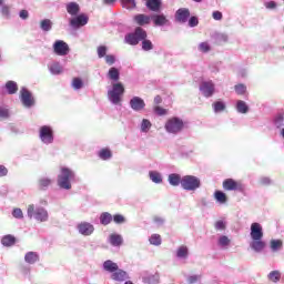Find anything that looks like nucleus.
Listing matches in <instances>:
<instances>
[{"instance_id": "49530a36", "label": "nucleus", "mask_w": 284, "mask_h": 284, "mask_svg": "<svg viewBox=\"0 0 284 284\" xmlns=\"http://www.w3.org/2000/svg\"><path fill=\"white\" fill-rule=\"evenodd\" d=\"M98 57H99V59H103V57H108L106 54H108V47H105V45H100V47H98Z\"/></svg>"}, {"instance_id": "de8ad7c7", "label": "nucleus", "mask_w": 284, "mask_h": 284, "mask_svg": "<svg viewBox=\"0 0 284 284\" xmlns=\"http://www.w3.org/2000/svg\"><path fill=\"white\" fill-rule=\"evenodd\" d=\"M213 109H214V112H223V110H225V103L221 101H216L213 103Z\"/></svg>"}, {"instance_id": "3c124183", "label": "nucleus", "mask_w": 284, "mask_h": 284, "mask_svg": "<svg viewBox=\"0 0 284 284\" xmlns=\"http://www.w3.org/2000/svg\"><path fill=\"white\" fill-rule=\"evenodd\" d=\"M151 245H161V236L159 234H153L150 237Z\"/></svg>"}, {"instance_id": "f704fd0d", "label": "nucleus", "mask_w": 284, "mask_h": 284, "mask_svg": "<svg viewBox=\"0 0 284 284\" xmlns=\"http://www.w3.org/2000/svg\"><path fill=\"white\" fill-rule=\"evenodd\" d=\"M149 176L153 183H163V178L161 176V173L156 171H150Z\"/></svg>"}, {"instance_id": "c756f323", "label": "nucleus", "mask_w": 284, "mask_h": 284, "mask_svg": "<svg viewBox=\"0 0 284 284\" xmlns=\"http://www.w3.org/2000/svg\"><path fill=\"white\" fill-rule=\"evenodd\" d=\"M110 243L114 247H119L120 245L123 244V237H121V235H119V234H111L110 235Z\"/></svg>"}, {"instance_id": "0eeeda50", "label": "nucleus", "mask_w": 284, "mask_h": 284, "mask_svg": "<svg viewBox=\"0 0 284 284\" xmlns=\"http://www.w3.org/2000/svg\"><path fill=\"white\" fill-rule=\"evenodd\" d=\"M222 186L226 192H243V190H245L243 182L236 181L234 179L224 180Z\"/></svg>"}, {"instance_id": "a19ab883", "label": "nucleus", "mask_w": 284, "mask_h": 284, "mask_svg": "<svg viewBox=\"0 0 284 284\" xmlns=\"http://www.w3.org/2000/svg\"><path fill=\"white\" fill-rule=\"evenodd\" d=\"M72 88L74 90H81V88H83V80H81V78H73Z\"/></svg>"}, {"instance_id": "c85d7f7f", "label": "nucleus", "mask_w": 284, "mask_h": 284, "mask_svg": "<svg viewBox=\"0 0 284 284\" xmlns=\"http://www.w3.org/2000/svg\"><path fill=\"white\" fill-rule=\"evenodd\" d=\"M6 90L8 94H17V92L19 91V85H17V82L14 81H8L6 83Z\"/></svg>"}, {"instance_id": "338daca9", "label": "nucleus", "mask_w": 284, "mask_h": 284, "mask_svg": "<svg viewBox=\"0 0 284 284\" xmlns=\"http://www.w3.org/2000/svg\"><path fill=\"white\" fill-rule=\"evenodd\" d=\"M1 176H8V168L4 165H0V178Z\"/></svg>"}, {"instance_id": "e433bc0d", "label": "nucleus", "mask_w": 284, "mask_h": 284, "mask_svg": "<svg viewBox=\"0 0 284 284\" xmlns=\"http://www.w3.org/2000/svg\"><path fill=\"white\" fill-rule=\"evenodd\" d=\"M268 280L272 282V283H278L281 281V272L280 271H272L270 274H268Z\"/></svg>"}, {"instance_id": "8fccbe9b", "label": "nucleus", "mask_w": 284, "mask_h": 284, "mask_svg": "<svg viewBox=\"0 0 284 284\" xmlns=\"http://www.w3.org/2000/svg\"><path fill=\"white\" fill-rule=\"evenodd\" d=\"M275 125H277V128H283V125H284V113H278L275 116Z\"/></svg>"}, {"instance_id": "423d86ee", "label": "nucleus", "mask_w": 284, "mask_h": 284, "mask_svg": "<svg viewBox=\"0 0 284 284\" xmlns=\"http://www.w3.org/2000/svg\"><path fill=\"white\" fill-rule=\"evenodd\" d=\"M164 128L170 134H179L185 128V123L180 118H171L166 121Z\"/></svg>"}, {"instance_id": "0e129e2a", "label": "nucleus", "mask_w": 284, "mask_h": 284, "mask_svg": "<svg viewBox=\"0 0 284 284\" xmlns=\"http://www.w3.org/2000/svg\"><path fill=\"white\" fill-rule=\"evenodd\" d=\"M215 230H225V222L223 221H217L215 223Z\"/></svg>"}, {"instance_id": "412c9836", "label": "nucleus", "mask_w": 284, "mask_h": 284, "mask_svg": "<svg viewBox=\"0 0 284 284\" xmlns=\"http://www.w3.org/2000/svg\"><path fill=\"white\" fill-rule=\"evenodd\" d=\"M67 12L71 14V17H77V14L81 12V7L77 2H70L67 4Z\"/></svg>"}, {"instance_id": "f03ea898", "label": "nucleus", "mask_w": 284, "mask_h": 284, "mask_svg": "<svg viewBox=\"0 0 284 284\" xmlns=\"http://www.w3.org/2000/svg\"><path fill=\"white\" fill-rule=\"evenodd\" d=\"M145 39H148V31L138 27L134 32L125 36V43L129 45H139V43H141V41H145Z\"/></svg>"}, {"instance_id": "393cba45", "label": "nucleus", "mask_w": 284, "mask_h": 284, "mask_svg": "<svg viewBox=\"0 0 284 284\" xmlns=\"http://www.w3.org/2000/svg\"><path fill=\"white\" fill-rule=\"evenodd\" d=\"M52 185V179L50 178H41L38 181V187L39 190H48Z\"/></svg>"}, {"instance_id": "5701e85b", "label": "nucleus", "mask_w": 284, "mask_h": 284, "mask_svg": "<svg viewBox=\"0 0 284 284\" xmlns=\"http://www.w3.org/2000/svg\"><path fill=\"white\" fill-rule=\"evenodd\" d=\"M250 245L254 250V252H263L266 244L263 240H252Z\"/></svg>"}, {"instance_id": "4be33fe9", "label": "nucleus", "mask_w": 284, "mask_h": 284, "mask_svg": "<svg viewBox=\"0 0 284 284\" xmlns=\"http://www.w3.org/2000/svg\"><path fill=\"white\" fill-rule=\"evenodd\" d=\"M103 268L105 270V272L114 274L119 270V264L112 262V260H108L103 263Z\"/></svg>"}, {"instance_id": "a211bd4d", "label": "nucleus", "mask_w": 284, "mask_h": 284, "mask_svg": "<svg viewBox=\"0 0 284 284\" xmlns=\"http://www.w3.org/2000/svg\"><path fill=\"white\" fill-rule=\"evenodd\" d=\"M163 2L161 0H146V8L151 12H161V6Z\"/></svg>"}, {"instance_id": "ea45409f", "label": "nucleus", "mask_w": 284, "mask_h": 284, "mask_svg": "<svg viewBox=\"0 0 284 284\" xmlns=\"http://www.w3.org/2000/svg\"><path fill=\"white\" fill-rule=\"evenodd\" d=\"M109 78L112 80V81H119V69L116 68H111L109 70Z\"/></svg>"}, {"instance_id": "864d4df0", "label": "nucleus", "mask_w": 284, "mask_h": 284, "mask_svg": "<svg viewBox=\"0 0 284 284\" xmlns=\"http://www.w3.org/2000/svg\"><path fill=\"white\" fill-rule=\"evenodd\" d=\"M113 221L118 225H122V223H125V216H123L121 214H115V215H113Z\"/></svg>"}, {"instance_id": "6e6552de", "label": "nucleus", "mask_w": 284, "mask_h": 284, "mask_svg": "<svg viewBox=\"0 0 284 284\" xmlns=\"http://www.w3.org/2000/svg\"><path fill=\"white\" fill-rule=\"evenodd\" d=\"M40 139L42 143H45L49 145L54 141V132L52 131V128L49 125H43L40 128Z\"/></svg>"}, {"instance_id": "7ed1b4c3", "label": "nucleus", "mask_w": 284, "mask_h": 284, "mask_svg": "<svg viewBox=\"0 0 284 284\" xmlns=\"http://www.w3.org/2000/svg\"><path fill=\"white\" fill-rule=\"evenodd\" d=\"M27 214L29 219H34L38 223H45L48 221L49 215L48 211L43 207H34V204H30L27 209Z\"/></svg>"}, {"instance_id": "774afa93", "label": "nucleus", "mask_w": 284, "mask_h": 284, "mask_svg": "<svg viewBox=\"0 0 284 284\" xmlns=\"http://www.w3.org/2000/svg\"><path fill=\"white\" fill-rule=\"evenodd\" d=\"M30 14L28 13V10H21L20 11V19H28Z\"/></svg>"}, {"instance_id": "4d7b16f0", "label": "nucleus", "mask_w": 284, "mask_h": 284, "mask_svg": "<svg viewBox=\"0 0 284 284\" xmlns=\"http://www.w3.org/2000/svg\"><path fill=\"white\" fill-rule=\"evenodd\" d=\"M199 50H200V52H210L211 47L207 42H202L199 45Z\"/></svg>"}, {"instance_id": "603ef678", "label": "nucleus", "mask_w": 284, "mask_h": 284, "mask_svg": "<svg viewBox=\"0 0 284 284\" xmlns=\"http://www.w3.org/2000/svg\"><path fill=\"white\" fill-rule=\"evenodd\" d=\"M154 112L155 114H158L159 116H165V114H168L166 109H164L163 106L156 105L154 106Z\"/></svg>"}, {"instance_id": "37998d69", "label": "nucleus", "mask_w": 284, "mask_h": 284, "mask_svg": "<svg viewBox=\"0 0 284 284\" xmlns=\"http://www.w3.org/2000/svg\"><path fill=\"white\" fill-rule=\"evenodd\" d=\"M50 71L52 72V74H61V72H63V69L61 68L60 63H53L50 67Z\"/></svg>"}, {"instance_id": "bb28decb", "label": "nucleus", "mask_w": 284, "mask_h": 284, "mask_svg": "<svg viewBox=\"0 0 284 284\" xmlns=\"http://www.w3.org/2000/svg\"><path fill=\"white\" fill-rule=\"evenodd\" d=\"M24 261H26V263H29L30 265H34V263H37V261H39V254H37L34 252H28L24 255Z\"/></svg>"}, {"instance_id": "4468645a", "label": "nucleus", "mask_w": 284, "mask_h": 284, "mask_svg": "<svg viewBox=\"0 0 284 284\" xmlns=\"http://www.w3.org/2000/svg\"><path fill=\"white\" fill-rule=\"evenodd\" d=\"M200 90L203 93V95L206 97V99H209V97H212V94H214V82H202V84L200 85Z\"/></svg>"}, {"instance_id": "dca6fc26", "label": "nucleus", "mask_w": 284, "mask_h": 284, "mask_svg": "<svg viewBox=\"0 0 284 284\" xmlns=\"http://www.w3.org/2000/svg\"><path fill=\"white\" fill-rule=\"evenodd\" d=\"M78 230L80 234H83V236H90V234L94 232V226L88 222H83L78 225Z\"/></svg>"}, {"instance_id": "f8f14e48", "label": "nucleus", "mask_w": 284, "mask_h": 284, "mask_svg": "<svg viewBox=\"0 0 284 284\" xmlns=\"http://www.w3.org/2000/svg\"><path fill=\"white\" fill-rule=\"evenodd\" d=\"M20 98L26 108H32V105H34V98H32V93H30L28 89L20 91Z\"/></svg>"}, {"instance_id": "f257e3e1", "label": "nucleus", "mask_w": 284, "mask_h": 284, "mask_svg": "<svg viewBox=\"0 0 284 284\" xmlns=\"http://www.w3.org/2000/svg\"><path fill=\"white\" fill-rule=\"evenodd\" d=\"M74 179V172L68 168H62L61 173L58 175V185L62 190H72L70 181Z\"/></svg>"}, {"instance_id": "2f4dec72", "label": "nucleus", "mask_w": 284, "mask_h": 284, "mask_svg": "<svg viewBox=\"0 0 284 284\" xmlns=\"http://www.w3.org/2000/svg\"><path fill=\"white\" fill-rule=\"evenodd\" d=\"M214 199L215 201H217V203H222V204L227 203V194H225L223 191H215Z\"/></svg>"}, {"instance_id": "9d476101", "label": "nucleus", "mask_w": 284, "mask_h": 284, "mask_svg": "<svg viewBox=\"0 0 284 284\" xmlns=\"http://www.w3.org/2000/svg\"><path fill=\"white\" fill-rule=\"evenodd\" d=\"M90 18L85 13H81L75 18L70 20L71 28H83V26H88Z\"/></svg>"}, {"instance_id": "b1692460", "label": "nucleus", "mask_w": 284, "mask_h": 284, "mask_svg": "<svg viewBox=\"0 0 284 284\" xmlns=\"http://www.w3.org/2000/svg\"><path fill=\"white\" fill-rule=\"evenodd\" d=\"M143 283H145V284H159V273L144 275L143 276Z\"/></svg>"}, {"instance_id": "bf43d9fd", "label": "nucleus", "mask_w": 284, "mask_h": 284, "mask_svg": "<svg viewBox=\"0 0 284 284\" xmlns=\"http://www.w3.org/2000/svg\"><path fill=\"white\" fill-rule=\"evenodd\" d=\"M8 116H10L8 109L0 106V119H8Z\"/></svg>"}, {"instance_id": "09e8293b", "label": "nucleus", "mask_w": 284, "mask_h": 284, "mask_svg": "<svg viewBox=\"0 0 284 284\" xmlns=\"http://www.w3.org/2000/svg\"><path fill=\"white\" fill-rule=\"evenodd\" d=\"M122 3L128 10L136 8V1L134 0H122Z\"/></svg>"}, {"instance_id": "4c0bfd02", "label": "nucleus", "mask_w": 284, "mask_h": 284, "mask_svg": "<svg viewBox=\"0 0 284 284\" xmlns=\"http://www.w3.org/2000/svg\"><path fill=\"white\" fill-rule=\"evenodd\" d=\"M153 49H154V44H152V41L148 40V38L142 40V50H144L145 52H150V50H153Z\"/></svg>"}, {"instance_id": "69168bd1", "label": "nucleus", "mask_w": 284, "mask_h": 284, "mask_svg": "<svg viewBox=\"0 0 284 284\" xmlns=\"http://www.w3.org/2000/svg\"><path fill=\"white\" fill-rule=\"evenodd\" d=\"M265 8H267V10H274L276 8V2L274 1L265 2Z\"/></svg>"}, {"instance_id": "72a5a7b5", "label": "nucleus", "mask_w": 284, "mask_h": 284, "mask_svg": "<svg viewBox=\"0 0 284 284\" xmlns=\"http://www.w3.org/2000/svg\"><path fill=\"white\" fill-rule=\"evenodd\" d=\"M112 214L104 212L100 215V222L102 225H110L112 223Z\"/></svg>"}, {"instance_id": "a18cd8bd", "label": "nucleus", "mask_w": 284, "mask_h": 284, "mask_svg": "<svg viewBox=\"0 0 284 284\" xmlns=\"http://www.w3.org/2000/svg\"><path fill=\"white\" fill-rule=\"evenodd\" d=\"M234 90L236 94L243 95L247 92V87H245V84H237L234 87Z\"/></svg>"}, {"instance_id": "aec40b11", "label": "nucleus", "mask_w": 284, "mask_h": 284, "mask_svg": "<svg viewBox=\"0 0 284 284\" xmlns=\"http://www.w3.org/2000/svg\"><path fill=\"white\" fill-rule=\"evenodd\" d=\"M112 281H118L119 283H123V281H128V273L123 270H116L113 274H111Z\"/></svg>"}, {"instance_id": "9b49d317", "label": "nucleus", "mask_w": 284, "mask_h": 284, "mask_svg": "<svg viewBox=\"0 0 284 284\" xmlns=\"http://www.w3.org/2000/svg\"><path fill=\"white\" fill-rule=\"evenodd\" d=\"M251 239L252 241L263 240V226L257 222L251 224Z\"/></svg>"}, {"instance_id": "ddd939ff", "label": "nucleus", "mask_w": 284, "mask_h": 284, "mask_svg": "<svg viewBox=\"0 0 284 284\" xmlns=\"http://www.w3.org/2000/svg\"><path fill=\"white\" fill-rule=\"evenodd\" d=\"M190 19V9L181 8L175 12V20L178 23H187Z\"/></svg>"}, {"instance_id": "6ab92c4d", "label": "nucleus", "mask_w": 284, "mask_h": 284, "mask_svg": "<svg viewBox=\"0 0 284 284\" xmlns=\"http://www.w3.org/2000/svg\"><path fill=\"white\" fill-rule=\"evenodd\" d=\"M150 16L139 13L134 16L133 21L136 23V26H150Z\"/></svg>"}, {"instance_id": "5fc2aeb1", "label": "nucleus", "mask_w": 284, "mask_h": 284, "mask_svg": "<svg viewBox=\"0 0 284 284\" xmlns=\"http://www.w3.org/2000/svg\"><path fill=\"white\" fill-rule=\"evenodd\" d=\"M219 243L222 247H227V245H230V239L223 235L220 237Z\"/></svg>"}, {"instance_id": "1a4fd4ad", "label": "nucleus", "mask_w": 284, "mask_h": 284, "mask_svg": "<svg viewBox=\"0 0 284 284\" xmlns=\"http://www.w3.org/2000/svg\"><path fill=\"white\" fill-rule=\"evenodd\" d=\"M53 52L58 57H67V54L70 53V45H68L63 40H57L53 43Z\"/></svg>"}, {"instance_id": "cd10ccee", "label": "nucleus", "mask_w": 284, "mask_h": 284, "mask_svg": "<svg viewBox=\"0 0 284 284\" xmlns=\"http://www.w3.org/2000/svg\"><path fill=\"white\" fill-rule=\"evenodd\" d=\"M181 181H183V179H181V176L176 173L169 175V183L170 185H173V187L181 185Z\"/></svg>"}, {"instance_id": "6e6d98bb", "label": "nucleus", "mask_w": 284, "mask_h": 284, "mask_svg": "<svg viewBox=\"0 0 284 284\" xmlns=\"http://www.w3.org/2000/svg\"><path fill=\"white\" fill-rule=\"evenodd\" d=\"M104 59H105V63H108V65H114V63L116 62V58L112 54L105 55Z\"/></svg>"}, {"instance_id": "20e7f679", "label": "nucleus", "mask_w": 284, "mask_h": 284, "mask_svg": "<svg viewBox=\"0 0 284 284\" xmlns=\"http://www.w3.org/2000/svg\"><path fill=\"white\" fill-rule=\"evenodd\" d=\"M125 93V88L121 82L114 83L112 87V90L108 92L109 101L111 103H114V105H118V103H121V98Z\"/></svg>"}, {"instance_id": "c03bdc74", "label": "nucleus", "mask_w": 284, "mask_h": 284, "mask_svg": "<svg viewBox=\"0 0 284 284\" xmlns=\"http://www.w3.org/2000/svg\"><path fill=\"white\" fill-rule=\"evenodd\" d=\"M150 128H152V122H150L148 119H143L141 124L142 132H149Z\"/></svg>"}, {"instance_id": "58836bf2", "label": "nucleus", "mask_w": 284, "mask_h": 284, "mask_svg": "<svg viewBox=\"0 0 284 284\" xmlns=\"http://www.w3.org/2000/svg\"><path fill=\"white\" fill-rule=\"evenodd\" d=\"M281 247H283V241H281V240H272L271 241V250H273V252L281 250Z\"/></svg>"}, {"instance_id": "680f3d73", "label": "nucleus", "mask_w": 284, "mask_h": 284, "mask_svg": "<svg viewBox=\"0 0 284 284\" xmlns=\"http://www.w3.org/2000/svg\"><path fill=\"white\" fill-rule=\"evenodd\" d=\"M200 280H201V275H191V276L187 278V283H189V284L199 283Z\"/></svg>"}, {"instance_id": "a878e982", "label": "nucleus", "mask_w": 284, "mask_h": 284, "mask_svg": "<svg viewBox=\"0 0 284 284\" xmlns=\"http://www.w3.org/2000/svg\"><path fill=\"white\" fill-rule=\"evenodd\" d=\"M1 243L4 247H12L17 243V237L14 235H6L2 237Z\"/></svg>"}, {"instance_id": "c9c22d12", "label": "nucleus", "mask_w": 284, "mask_h": 284, "mask_svg": "<svg viewBox=\"0 0 284 284\" xmlns=\"http://www.w3.org/2000/svg\"><path fill=\"white\" fill-rule=\"evenodd\" d=\"M40 28L41 30H43L44 32H50V30H52V21H50V19H44L40 22Z\"/></svg>"}, {"instance_id": "e2e57ef3", "label": "nucleus", "mask_w": 284, "mask_h": 284, "mask_svg": "<svg viewBox=\"0 0 284 284\" xmlns=\"http://www.w3.org/2000/svg\"><path fill=\"white\" fill-rule=\"evenodd\" d=\"M212 17L215 21H221V19H223V13L221 11H214Z\"/></svg>"}, {"instance_id": "79ce46f5", "label": "nucleus", "mask_w": 284, "mask_h": 284, "mask_svg": "<svg viewBox=\"0 0 284 284\" xmlns=\"http://www.w3.org/2000/svg\"><path fill=\"white\" fill-rule=\"evenodd\" d=\"M178 258H185L187 256V246H180L176 252Z\"/></svg>"}, {"instance_id": "39448f33", "label": "nucleus", "mask_w": 284, "mask_h": 284, "mask_svg": "<svg viewBox=\"0 0 284 284\" xmlns=\"http://www.w3.org/2000/svg\"><path fill=\"white\" fill-rule=\"evenodd\" d=\"M181 186L183 190L194 192V190H199V187H201V180L194 175H185L182 178Z\"/></svg>"}, {"instance_id": "473e14b6", "label": "nucleus", "mask_w": 284, "mask_h": 284, "mask_svg": "<svg viewBox=\"0 0 284 284\" xmlns=\"http://www.w3.org/2000/svg\"><path fill=\"white\" fill-rule=\"evenodd\" d=\"M99 156L102 161H108L109 159H112V151L109 148H104L99 151Z\"/></svg>"}, {"instance_id": "7c9ffc66", "label": "nucleus", "mask_w": 284, "mask_h": 284, "mask_svg": "<svg viewBox=\"0 0 284 284\" xmlns=\"http://www.w3.org/2000/svg\"><path fill=\"white\" fill-rule=\"evenodd\" d=\"M236 110L241 114H247V112H250V106H247V103H245V101L239 100L236 104Z\"/></svg>"}, {"instance_id": "f3484780", "label": "nucleus", "mask_w": 284, "mask_h": 284, "mask_svg": "<svg viewBox=\"0 0 284 284\" xmlns=\"http://www.w3.org/2000/svg\"><path fill=\"white\" fill-rule=\"evenodd\" d=\"M154 26H168L170 23V20H168V17L165 14H154L151 17Z\"/></svg>"}, {"instance_id": "052dcab7", "label": "nucleus", "mask_w": 284, "mask_h": 284, "mask_svg": "<svg viewBox=\"0 0 284 284\" xmlns=\"http://www.w3.org/2000/svg\"><path fill=\"white\" fill-rule=\"evenodd\" d=\"M14 219H23V211L21 209H14L12 212Z\"/></svg>"}, {"instance_id": "13d9d810", "label": "nucleus", "mask_w": 284, "mask_h": 284, "mask_svg": "<svg viewBox=\"0 0 284 284\" xmlns=\"http://www.w3.org/2000/svg\"><path fill=\"white\" fill-rule=\"evenodd\" d=\"M189 26H190V28H196V26H199V18H196V17H191L190 19H189Z\"/></svg>"}, {"instance_id": "2eb2a0df", "label": "nucleus", "mask_w": 284, "mask_h": 284, "mask_svg": "<svg viewBox=\"0 0 284 284\" xmlns=\"http://www.w3.org/2000/svg\"><path fill=\"white\" fill-rule=\"evenodd\" d=\"M130 106L135 112H139V111L143 110V108H145V101H143V99H141L139 97H134L133 99L130 100Z\"/></svg>"}]
</instances>
